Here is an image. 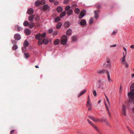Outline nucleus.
<instances>
[{"label":"nucleus","mask_w":134,"mask_h":134,"mask_svg":"<svg viewBox=\"0 0 134 134\" xmlns=\"http://www.w3.org/2000/svg\"><path fill=\"white\" fill-rule=\"evenodd\" d=\"M45 32L43 33L42 34L38 33L36 34L35 36V38L37 39L38 40V44L41 45L44 43V44H47L48 43V41L47 39H43V38H44L46 35Z\"/></svg>","instance_id":"f257e3e1"},{"label":"nucleus","mask_w":134,"mask_h":134,"mask_svg":"<svg viewBox=\"0 0 134 134\" xmlns=\"http://www.w3.org/2000/svg\"><path fill=\"white\" fill-rule=\"evenodd\" d=\"M131 91L128 93L129 102L134 104V83L131 84L130 87Z\"/></svg>","instance_id":"f03ea898"},{"label":"nucleus","mask_w":134,"mask_h":134,"mask_svg":"<svg viewBox=\"0 0 134 134\" xmlns=\"http://www.w3.org/2000/svg\"><path fill=\"white\" fill-rule=\"evenodd\" d=\"M70 8V6H68L65 7V11H66L67 14L68 16L71 15L73 13L72 10Z\"/></svg>","instance_id":"7ed1b4c3"},{"label":"nucleus","mask_w":134,"mask_h":134,"mask_svg":"<svg viewBox=\"0 0 134 134\" xmlns=\"http://www.w3.org/2000/svg\"><path fill=\"white\" fill-rule=\"evenodd\" d=\"M67 37L66 35H63L62 36L61 40V44H62L64 45L67 42Z\"/></svg>","instance_id":"20e7f679"},{"label":"nucleus","mask_w":134,"mask_h":134,"mask_svg":"<svg viewBox=\"0 0 134 134\" xmlns=\"http://www.w3.org/2000/svg\"><path fill=\"white\" fill-rule=\"evenodd\" d=\"M110 60L109 59H107V61L105 62L104 64V67L105 68L111 67V64L110 62Z\"/></svg>","instance_id":"39448f33"},{"label":"nucleus","mask_w":134,"mask_h":134,"mask_svg":"<svg viewBox=\"0 0 134 134\" xmlns=\"http://www.w3.org/2000/svg\"><path fill=\"white\" fill-rule=\"evenodd\" d=\"M97 73L98 74H104L106 73L107 75L109 73L108 70H107L103 69L101 70H98L97 71Z\"/></svg>","instance_id":"423d86ee"},{"label":"nucleus","mask_w":134,"mask_h":134,"mask_svg":"<svg viewBox=\"0 0 134 134\" xmlns=\"http://www.w3.org/2000/svg\"><path fill=\"white\" fill-rule=\"evenodd\" d=\"M126 107L125 105L123 104L122 105L121 109V113L124 116H126Z\"/></svg>","instance_id":"0eeeda50"},{"label":"nucleus","mask_w":134,"mask_h":134,"mask_svg":"<svg viewBox=\"0 0 134 134\" xmlns=\"http://www.w3.org/2000/svg\"><path fill=\"white\" fill-rule=\"evenodd\" d=\"M123 56L121 59L122 64H123L124 63H125L126 62L125 59L126 55H125L124 52L123 53Z\"/></svg>","instance_id":"6e6552de"},{"label":"nucleus","mask_w":134,"mask_h":134,"mask_svg":"<svg viewBox=\"0 0 134 134\" xmlns=\"http://www.w3.org/2000/svg\"><path fill=\"white\" fill-rule=\"evenodd\" d=\"M14 38L16 40H18L20 39L21 36L19 34H16L14 36Z\"/></svg>","instance_id":"1a4fd4ad"},{"label":"nucleus","mask_w":134,"mask_h":134,"mask_svg":"<svg viewBox=\"0 0 134 134\" xmlns=\"http://www.w3.org/2000/svg\"><path fill=\"white\" fill-rule=\"evenodd\" d=\"M33 9L31 8L29 9L27 11V13L30 15H31L34 12Z\"/></svg>","instance_id":"9d476101"},{"label":"nucleus","mask_w":134,"mask_h":134,"mask_svg":"<svg viewBox=\"0 0 134 134\" xmlns=\"http://www.w3.org/2000/svg\"><path fill=\"white\" fill-rule=\"evenodd\" d=\"M43 10H47L49 8V7L47 4L45 5H43L42 7Z\"/></svg>","instance_id":"9b49d317"},{"label":"nucleus","mask_w":134,"mask_h":134,"mask_svg":"<svg viewBox=\"0 0 134 134\" xmlns=\"http://www.w3.org/2000/svg\"><path fill=\"white\" fill-rule=\"evenodd\" d=\"M25 33L27 35H29L31 34V31L28 29H26L25 30Z\"/></svg>","instance_id":"f8f14e48"},{"label":"nucleus","mask_w":134,"mask_h":134,"mask_svg":"<svg viewBox=\"0 0 134 134\" xmlns=\"http://www.w3.org/2000/svg\"><path fill=\"white\" fill-rule=\"evenodd\" d=\"M86 13V11L85 10H82L81 11L80 15L81 16V17H83L85 16Z\"/></svg>","instance_id":"ddd939ff"},{"label":"nucleus","mask_w":134,"mask_h":134,"mask_svg":"<svg viewBox=\"0 0 134 134\" xmlns=\"http://www.w3.org/2000/svg\"><path fill=\"white\" fill-rule=\"evenodd\" d=\"M35 18V20H38L40 19L39 18V17H29V19L30 21L31 22H32L34 20V18Z\"/></svg>","instance_id":"4468645a"},{"label":"nucleus","mask_w":134,"mask_h":134,"mask_svg":"<svg viewBox=\"0 0 134 134\" xmlns=\"http://www.w3.org/2000/svg\"><path fill=\"white\" fill-rule=\"evenodd\" d=\"M56 10L58 13H60L63 10V9L62 7H58L57 8Z\"/></svg>","instance_id":"2eb2a0df"},{"label":"nucleus","mask_w":134,"mask_h":134,"mask_svg":"<svg viewBox=\"0 0 134 134\" xmlns=\"http://www.w3.org/2000/svg\"><path fill=\"white\" fill-rule=\"evenodd\" d=\"M70 23L68 21H66L64 24V26L65 28H68L70 26Z\"/></svg>","instance_id":"dca6fc26"},{"label":"nucleus","mask_w":134,"mask_h":134,"mask_svg":"<svg viewBox=\"0 0 134 134\" xmlns=\"http://www.w3.org/2000/svg\"><path fill=\"white\" fill-rule=\"evenodd\" d=\"M86 21L85 20L83 19L80 22V24L81 25L83 26L85 25Z\"/></svg>","instance_id":"f3484780"},{"label":"nucleus","mask_w":134,"mask_h":134,"mask_svg":"<svg viewBox=\"0 0 134 134\" xmlns=\"http://www.w3.org/2000/svg\"><path fill=\"white\" fill-rule=\"evenodd\" d=\"M66 33L69 36L71 35L72 34L71 30V29H69L67 31Z\"/></svg>","instance_id":"a211bd4d"},{"label":"nucleus","mask_w":134,"mask_h":134,"mask_svg":"<svg viewBox=\"0 0 134 134\" xmlns=\"http://www.w3.org/2000/svg\"><path fill=\"white\" fill-rule=\"evenodd\" d=\"M86 92V89H84L83 91L81 92L78 96V97H79L81 96L84 94Z\"/></svg>","instance_id":"6ab92c4d"},{"label":"nucleus","mask_w":134,"mask_h":134,"mask_svg":"<svg viewBox=\"0 0 134 134\" xmlns=\"http://www.w3.org/2000/svg\"><path fill=\"white\" fill-rule=\"evenodd\" d=\"M95 17H98L99 16V12L98 10H95L94 11Z\"/></svg>","instance_id":"aec40b11"},{"label":"nucleus","mask_w":134,"mask_h":134,"mask_svg":"<svg viewBox=\"0 0 134 134\" xmlns=\"http://www.w3.org/2000/svg\"><path fill=\"white\" fill-rule=\"evenodd\" d=\"M15 30L18 31H19L22 30V28L18 26H16L15 27Z\"/></svg>","instance_id":"412c9836"},{"label":"nucleus","mask_w":134,"mask_h":134,"mask_svg":"<svg viewBox=\"0 0 134 134\" xmlns=\"http://www.w3.org/2000/svg\"><path fill=\"white\" fill-rule=\"evenodd\" d=\"M98 132H100V130L98 129V128L97 127L94 125H93V126H92Z\"/></svg>","instance_id":"4be33fe9"},{"label":"nucleus","mask_w":134,"mask_h":134,"mask_svg":"<svg viewBox=\"0 0 134 134\" xmlns=\"http://www.w3.org/2000/svg\"><path fill=\"white\" fill-rule=\"evenodd\" d=\"M80 9L77 8H76L74 10L75 13L77 14H78L80 13Z\"/></svg>","instance_id":"5701e85b"},{"label":"nucleus","mask_w":134,"mask_h":134,"mask_svg":"<svg viewBox=\"0 0 134 134\" xmlns=\"http://www.w3.org/2000/svg\"><path fill=\"white\" fill-rule=\"evenodd\" d=\"M60 42V40L58 39L56 40L54 42V44L55 45H57Z\"/></svg>","instance_id":"b1692460"},{"label":"nucleus","mask_w":134,"mask_h":134,"mask_svg":"<svg viewBox=\"0 0 134 134\" xmlns=\"http://www.w3.org/2000/svg\"><path fill=\"white\" fill-rule=\"evenodd\" d=\"M99 88H100L103 90H104V84L103 83H102L99 86Z\"/></svg>","instance_id":"393cba45"},{"label":"nucleus","mask_w":134,"mask_h":134,"mask_svg":"<svg viewBox=\"0 0 134 134\" xmlns=\"http://www.w3.org/2000/svg\"><path fill=\"white\" fill-rule=\"evenodd\" d=\"M62 25V24L60 23H59L56 26V28L57 29H60Z\"/></svg>","instance_id":"a878e982"},{"label":"nucleus","mask_w":134,"mask_h":134,"mask_svg":"<svg viewBox=\"0 0 134 134\" xmlns=\"http://www.w3.org/2000/svg\"><path fill=\"white\" fill-rule=\"evenodd\" d=\"M66 14L65 11H63L60 14V17H63L65 16Z\"/></svg>","instance_id":"bb28decb"},{"label":"nucleus","mask_w":134,"mask_h":134,"mask_svg":"<svg viewBox=\"0 0 134 134\" xmlns=\"http://www.w3.org/2000/svg\"><path fill=\"white\" fill-rule=\"evenodd\" d=\"M72 41H76L77 40V37L76 36H73L72 38Z\"/></svg>","instance_id":"cd10ccee"},{"label":"nucleus","mask_w":134,"mask_h":134,"mask_svg":"<svg viewBox=\"0 0 134 134\" xmlns=\"http://www.w3.org/2000/svg\"><path fill=\"white\" fill-rule=\"evenodd\" d=\"M29 24V22L27 21H25L23 23V25L25 26H27Z\"/></svg>","instance_id":"c85d7f7f"},{"label":"nucleus","mask_w":134,"mask_h":134,"mask_svg":"<svg viewBox=\"0 0 134 134\" xmlns=\"http://www.w3.org/2000/svg\"><path fill=\"white\" fill-rule=\"evenodd\" d=\"M60 17H56L54 19V21L56 22H59L60 20Z\"/></svg>","instance_id":"c756f323"},{"label":"nucleus","mask_w":134,"mask_h":134,"mask_svg":"<svg viewBox=\"0 0 134 134\" xmlns=\"http://www.w3.org/2000/svg\"><path fill=\"white\" fill-rule=\"evenodd\" d=\"M35 4L37 7L39 6L41 4L40 1H36L35 2Z\"/></svg>","instance_id":"7c9ffc66"},{"label":"nucleus","mask_w":134,"mask_h":134,"mask_svg":"<svg viewBox=\"0 0 134 134\" xmlns=\"http://www.w3.org/2000/svg\"><path fill=\"white\" fill-rule=\"evenodd\" d=\"M24 45L25 47H27L28 45V43L27 41H25L24 42Z\"/></svg>","instance_id":"2f4dec72"},{"label":"nucleus","mask_w":134,"mask_h":134,"mask_svg":"<svg viewBox=\"0 0 134 134\" xmlns=\"http://www.w3.org/2000/svg\"><path fill=\"white\" fill-rule=\"evenodd\" d=\"M127 128L132 134H134V132L132 130L130 129L129 126H127Z\"/></svg>","instance_id":"473e14b6"},{"label":"nucleus","mask_w":134,"mask_h":134,"mask_svg":"<svg viewBox=\"0 0 134 134\" xmlns=\"http://www.w3.org/2000/svg\"><path fill=\"white\" fill-rule=\"evenodd\" d=\"M93 19L92 18H91L89 20V24L90 25H92L93 23Z\"/></svg>","instance_id":"72a5a7b5"},{"label":"nucleus","mask_w":134,"mask_h":134,"mask_svg":"<svg viewBox=\"0 0 134 134\" xmlns=\"http://www.w3.org/2000/svg\"><path fill=\"white\" fill-rule=\"evenodd\" d=\"M87 122H88V123L92 126H93V125H94V124H93L91 121L88 119H87Z\"/></svg>","instance_id":"f704fd0d"},{"label":"nucleus","mask_w":134,"mask_h":134,"mask_svg":"<svg viewBox=\"0 0 134 134\" xmlns=\"http://www.w3.org/2000/svg\"><path fill=\"white\" fill-rule=\"evenodd\" d=\"M107 75L108 76L107 77H108V80L109 82H110L111 81H112V80L110 79V75L109 73L108 74H107Z\"/></svg>","instance_id":"c9c22d12"},{"label":"nucleus","mask_w":134,"mask_h":134,"mask_svg":"<svg viewBox=\"0 0 134 134\" xmlns=\"http://www.w3.org/2000/svg\"><path fill=\"white\" fill-rule=\"evenodd\" d=\"M39 1L41 4L43 5L45 3V1L44 0H41Z\"/></svg>","instance_id":"e433bc0d"},{"label":"nucleus","mask_w":134,"mask_h":134,"mask_svg":"<svg viewBox=\"0 0 134 134\" xmlns=\"http://www.w3.org/2000/svg\"><path fill=\"white\" fill-rule=\"evenodd\" d=\"M18 47L17 45H15L12 47V49L13 50H15L17 49Z\"/></svg>","instance_id":"4c0bfd02"},{"label":"nucleus","mask_w":134,"mask_h":134,"mask_svg":"<svg viewBox=\"0 0 134 134\" xmlns=\"http://www.w3.org/2000/svg\"><path fill=\"white\" fill-rule=\"evenodd\" d=\"M24 55L26 59L28 58L29 57V54L28 53H25Z\"/></svg>","instance_id":"58836bf2"},{"label":"nucleus","mask_w":134,"mask_h":134,"mask_svg":"<svg viewBox=\"0 0 134 134\" xmlns=\"http://www.w3.org/2000/svg\"><path fill=\"white\" fill-rule=\"evenodd\" d=\"M29 27L31 28H32L34 27L33 23H31L29 24Z\"/></svg>","instance_id":"ea45409f"},{"label":"nucleus","mask_w":134,"mask_h":134,"mask_svg":"<svg viewBox=\"0 0 134 134\" xmlns=\"http://www.w3.org/2000/svg\"><path fill=\"white\" fill-rule=\"evenodd\" d=\"M99 120L98 119L94 117L93 120L94 122H97L99 121Z\"/></svg>","instance_id":"a19ab883"},{"label":"nucleus","mask_w":134,"mask_h":134,"mask_svg":"<svg viewBox=\"0 0 134 134\" xmlns=\"http://www.w3.org/2000/svg\"><path fill=\"white\" fill-rule=\"evenodd\" d=\"M93 95L94 96H96L97 94L95 90H94L93 91Z\"/></svg>","instance_id":"79ce46f5"},{"label":"nucleus","mask_w":134,"mask_h":134,"mask_svg":"<svg viewBox=\"0 0 134 134\" xmlns=\"http://www.w3.org/2000/svg\"><path fill=\"white\" fill-rule=\"evenodd\" d=\"M106 99L107 101V102H108V104L109 105V107H110V103L109 102V100L108 98H106Z\"/></svg>","instance_id":"37998d69"},{"label":"nucleus","mask_w":134,"mask_h":134,"mask_svg":"<svg viewBox=\"0 0 134 134\" xmlns=\"http://www.w3.org/2000/svg\"><path fill=\"white\" fill-rule=\"evenodd\" d=\"M77 5L75 4H73L71 6V8H74L75 7H76Z\"/></svg>","instance_id":"c03bdc74"},{"label":"nucleus","mask_w":134,"mask_h":134,"mask_svg":"<svg viewBox=\"0 0 134 134\" xmlns=\"http://www.w3.org/2000/svg\"><path fill=\"white\" fill-rule=\"evenodd\" d=\"M53 31V30L52 29H50L48 30V32L49 34H51L52 32Z\"/></svg>","instance_id":"a18cd8bd"},{"label":"nucleus","mask_w":134,"mask_h":134,"mask_svg":"<svg viewBox=\"0 0 134 134\" xmlns=\"http://www.w3.org/2000/svg\"><path fill=\"white\" fill-rule=\"evenodd\" d=\"M59 2L57 1H54V4L55 5H57L58 4Z\"/></svg>","instance_id":"49530a36"},{"label":"nucleus","mask_w":134,"mask_h":134,"mask_svg":"<svg viewBox=\"0 0 134 134\" xmlns=\"http://www.w3.org/2000/svg\"><path fill=\"white\" fill-rule=\"evenodd\" d=\"M69 0H64V2L65 4H67L68 3Z\"/></svg>","instance_id":"de8ad7c7"},{"label":"nucleus","mask_w":134,"mask_h":134,"mask_svg":"<svg viewBox=\"0 0 134 134\" xmlns=\"http://www.w3.org/2000/svg\"><path fill=\"white\" fill-rule=\"evenodd\" d=\"M123 64H125V67L126 68H128L129 66V65L126 63V62L125 63H124Z\"/></svg>","instance_id":"09e8293b"},{"label":"nucleus","mask_w":134,"mask_h":134,"mask_svg":"<svg viewBox=\"0 0 134 134\" xmlns=\"http://www.w3.org/2000/svg\"><path fill=\"white\" fill-rule=\"evenodd\" d=\"M123 49L124 50V51H125V55H126V53H127V52H126L127 50H126V49L124 47H123Z\"/></svg>","instance_id":"8fccbe9b"},{"label":"nucleus","mask_w":134,"mask_h":134,"mask_svg":"<svg viewBox=\"0 0 134 134\" xmlns=\"http://www.w3.org/2000/svg\"><path fill=\"white\" fill-rule=\"evenodd\" d=\"M105 107H106V108L107 110H108V109H109L108 108V106H107V104L106 103H105Z\"/></svg>","instance_id":"3c124183"},{"label":"nucleus","mask_w":134,"mask_h":134,"mask_svg":"<svg viewBox=\"0 0 134 134\" xmlns=\"http://www.w3.org/2000/svg\"><path fill=\"white\" fill-rule=\"evenodd\" d=\"M14 130H12L10 132V134H13L14 132Z\"/></svg>","instance_id":"603ef678"},{"label":"nucleus","mask_w":134,"mask_h":134,"mask_svg":"<svg viewBox=\"0 0 134 134\" xmlns=\"http://www.w3.org/2000/svg\"><path fill=\"white\" fill-rule=\"evenodd\" d=\"M107 120L105 119H101L100 120V121H104V122H105V121H106Z\"/></svg>","instance_id":"864d4df0"},{"label":"nucleus","mask_w":134,"mask_h":134,"mask_svg":"<svg viewBox=\"0 0 134 134\" xmlns=\"http://www.w3.org/2000/svg\"><path fill=\"white\" fill-rule=\"evenodd\" d=\"M89 117L92 120H93V119H94V117H93L92 116H89Z\"/></svg>","instance_id":"5fc2aeb1"},{"label":"nucleus","mask_w":134,"mask_h":134,"mask_svg":"<svg viewBox=\"0 0 134 134\" xmlns=\"http://www.w3.org/2000/svg\"><path fill=\"white\" fill-rule=\"evenodd\" d=\"M55 0H49V2L51 3H53L54 2Z\"/></svg>","instance_id":"6e6d98bb"},{"label":"nucleus","mask_w":134,"mask_h":134,"mask_svg":"<svg viewBox=\"0 0 134 134\" xmlns=\"http://www.w3.org/2000/svg\"><path fill=\"white\" fill-rule=\"evenodd\" d=\"M121 89L122 88L121 86L120 87V93H121L122 92V91L121 90Z\"/></svg>","instance_id":"4d7b16f0"},{"label":"nucleus","mask_w":134,"mask_h":134,"mask_svg":"<svg viewBox=\"0 0 134 134\" xmlns=\"http://www.w3.org/2000/svg\"><path fill=\"white\" fill-rule=\"evenodd\" d=\"M102 80H98V83H103L102 82Z\"/></svg>","instance_id":"13d9d810"},{"label":"nucleus","mask_w":134,"mask_h":134,"mask_svg":"<svg viewBox=\"0 0 134 134\" xmlns=\"http://www.w3.org/2000/svg\"><path fill=\"white\" fill-rule=\"evenodd\" d=\"M26 47H23L22 48V50H23V51L24 50V51L26 50Z\"/></svg>","instance_id":"bf43d9fd"},{"label":"nucleus","mask_w":134,"mask_h":134,"mask_svg":"<svg viewBox=\"0 0 134 134\" xmlns=\"http://www.w3.org/2000/svg\"><path fill=\"white\" fill-rule=\"evenodd\" d=\"M105 122V123L106 124H107L108 125H109V124L107 121V120Z\"/></svg>","instance_id":"052dcab7"},{"label":"nucleus","mask_w":134,"mask_h":134,"mask_svg":"<svg viewBox=\"0 0 134 134\" xmlns=\"http://www.w3.org/2000/svg\"><path fill=\"white\" fill-rule=\"evenodd\" d=\"M116 33V32L115 31H114L111 34V35H115Z\"/></svg>","instance_id":"680f3d73"},{"label":"nucleus","mask_w":134,"mask_h":134,"mask_svg":"<svg viewBox=\"0 0 134 134\" xmlns=\"http://www.w3.org/2000/svg\"><path fill=\"white\" fill-rule=\"evenodd\" d=\"M130 47L132 49H134V45H131L130 46Z\"/></svg>","instance_id":"e2e57ef3"},{"label":"nucleus","mask_w":134,"mask_h":134,"mask_svg":"<svg viewBox=\"0 0 134 134\" xmlns=\"http://www.w3.org/2000/svg\"><path fill=\"white\" fill-rule=\"evenodd\" d=\"M91 103H90L89 104H87V106H89L90 107H91Z\"/></svg>","instance_id":"0e129e2a"},{"label":"nucleus","mask_w":134,"mask_h":134,"mask_svg":"<svg viewBox=\"0 0 134 134\" xmlns=\"http://www.w3.org/2000/svg\"><path fill=\"white\" fill-rule=\"evenodd\" d=\"M116 44L112 45L110 46V47H114L116 46Z\"/></svg>","instance_id":"69168bd1"},{"label":"nucleus","mask_w":134,"mask_h":134,"mask_svg":"<svg viewBox=\"0 0 134 134\" xmlns=\"http://www.w3.org/2000/svg\"><path fill=\"white\" fill-rule=\"evenodd\" d=\"M107 111H108V115H111L110 112V111H109V109H108V110H107Z\"/></svg>","instance_id":"338daca9"},{"label":"nucleus","mask_w":134,"mask_h":134,"mask_svg":"<svg viewBox=\"0 0 134 134\" xmlns=\"http://www.w3.org/2000/svg\"><path fill=\"white\" fill-rule=\"evenodd\" d=\"M57 32H55L54 33V35H57Z\"/></svg>","instance_id":"774afa93"}]
</instances>
